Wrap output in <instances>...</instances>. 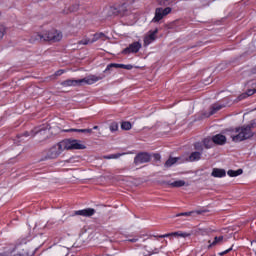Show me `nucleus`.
<instances>
[{"label":"nucleus","instance_id":"nucleus-38","mask_svg":"<svg viewBox=\"0 0 256 256\" xmlns=\"http://www.w3.org/2000/svg\"><path fill=\"white\" fill-rule=\"evenodd\" d=\"M63 73H64L63 70H58V71L56 72V75L60 76V75H63Z\"/></svg>","mask_w":256,"mask_h":256},{"label":"nucleus","instance_id":"nucleus-5","mask_svg":"<svg viewBox=\"0 0 256 256\" xmlns=\"http://www.w3.org/2000/svg\"><path fill=\"white\" fill-rule=\"evenodd\" d=\"M171 11H172L171 7L156 8L154 17L152 19V23H159V21L165 19V17H167V15H169V13H171Z\"/></svg>","mask_w":256,"mask_h":256},{"label":"nucleus","instance_id":"nucleus-13","mask_svg":"<svg viewBox=\"0 0 256 256\" xmlns=\"http://www.w3.org/2000/svg\"><path fill=\"white\" fill-rule=\"evenodd\" d=\"M211 175H212V177L221 178V177H225V176L227 175V173H226L225 170H223V169L214 168V169L212 170Z\"/></svg>","mask_w":256,"mask_h":256},{"label":"nucleus","instance_id":"nucleus-24","mask_svg":"<svg viewBox=\"0 0 256 256\" xmlns=\"http://www.w3.org/2000/svg\"><path fill=\"white\" fill-rule=\"evenodd\" d=\"M177 161H179V158H169L165 163V167H173Z\"/></svg>","mask_w":256,"mask_h":256},{"label":"nucleus","instance_id":"nucleus-37","mask_svg":"<svg viewBox=\"0 0 256 256\" xmlns=\"http://www.w3.org/2000/svg\"><path fill=\"white\" fill-rule=\"evenodd\" d=\"M227 253H229V250H225L223 252H220L219 255L220 256H223V255H227Z\"/></svg>","mask_w":256,"mask_h":256},{"label":"nucleus","instance_id":"nucleus-14","mask_svg":"<svg viewBox=\"0 0 256 256\" xmlns=\"http://www.w3.org/2000/svg\"><path fill=\"white\" fill-rule=\"evenodd\" d=\"M201 155H203V153L195 151L192 152L188 158V161H190L191 163L195 162V161H199L201 159Z\"/></svg>","mask_w":256,"mask_h":256},{"label":"nucleus","instance_id":"nucleus-19","mask_svg":"<svg viewBox=\"0 0 256 256\" xmlns=\"http://www.w3.org/2000/svg\"><path fill=\"white\" fill-rule=\"evenodd\" d=\"M215 142L213 141V138H205L204 140H203V145H204V147L206 148V149H211V147H213V144H214Z\"/></svg>","mask_w":256,"mask_h":256},{"label":"nucleus","instance_id":"nucleus-36","mask_svg":"<svg viewBox=\"0 0 256 256\" xmlns=\"http://www.w3.org/2000/svg\"><path fill=\"white\" fill-rule=\"evenodd\" d=\"M45 133H47V130H40L37 135H45Z\"/></svg>","mask_w":256,"mask_h":256},{"label":"nucleus","instance_id":"nucleus-8","mask_svg":"<svg viewBox=\"0 0 256 256\" xmlns=\"http://www.w3.org/2000/svg\"><path fill=\"white\" fill-rule=\"evenodd\" d=\"M157 33H159V29L150 30L145 36H144V47H147L148 45H151L155 39H157Z\"/></svg>","mask_w":256,"mask_h":256},{"label":"nucleus","instance_id":"nucleus-29","mask_svg":"<svg viewBox=\"0 0 256 256\" xmlns=\"http://www.w3.org/2000/svg\"><path fill=\"white\" fill-rule=\"evenodd\" d=\"M191 215H193V212H184L177 214L176 217H191Z\"/></svg>","mask_w":256,"mask_h":256},{"label":"nucleus","instance_id":"nucleus-11","mask_svg":"<svg viewBox=\"0 0 256 256\" xmlns=\"http://www.w3.org/2000/svg\"><path fill=\"white\" fill-rule=\"evenodd\" d=\"M74 215H80L82 217H93V215H95V209L86 208V209L78 210L74 212Z\"/></svg>","mask_w":256,"mask_h":256},{"label":"nucleus","instance_id":"nucleus-35","mask_svg":"<svg viewBox=\"0 0 256 256\" xmlns=\"http://www.w3.org/2000/svg\"><path fill=\"white\" fill-rule=\"evenodd\" d=\"M130 243H137L139 241V238H133L128 240Z\"/></svg>","mask_w":256,"mask_h":256},{"label":"nucleus","instance_id":"nucleus-3","mask_svg":"<svg viewBox=\"0 0 256 256\" xmlns=\"http://www.w3.org/2000/svg\"><path fill=\"white\" fill-rule=\"evenodd\" d=\"M253 137V131L249 125L236 128L231 133L232 141L239 143L241 141H246V139H251Z\"/></svg>","mask_w":256,"mask_h":256},{"label":"nucleus","instance_id":"nucleus-41","mask_svg":"<svg viewBox=\"0 0 256 256\" xmlns=\"http://www.w3.org/2000/svg\"><path fill=\"white\" fill-rule=\"evenodd\" d=\"M25 137H29V132L24 133Z\"/></svg>","mask_w":256,"mask_h":256},{"label":"nucleus","instance_id":"nucleus-31","mask_svg":"<svg viewBox=\"0 0 256 256\" xmlns=\"http://www.w3.org/2000/svg\"><path fill=\"white\" fill-rule=\"evenodd\" d=\"M122 69H127L128 71H131V69H133V65H131V64H128V65L122 64Z\"/></svg>","mask_w":256,"mask_h":256},{"label":"nucleus","instance_id":"nucleus-16","mask_svg":"<svg viewBox=\"0 0 256 256\" xmlns=\"http://www.w3.org/2000/svg\"><path fill=\"white\" fill-rule=\"evenodd\" d=\"M172 237H182V239H185L187 237H191V232H184V231L172 232Z\"/></svg>","mask_w":256,"mask_h":256},{"label":"nucleus","instance_id":"nucleus-42","mask_svg":"<svg viewBox=\"0 0 256 256\" xmlns=\"http://www.w3.org/2000/svg\"><path fill=\"white\" fill-rule=\"evenodd\" d=\"M93 129L97 130V129H99V126H94Z\"/></svg>","mask_w":256,"mask_h":256},{"label":"nucleus","instance_id":"nucleus-22","mask_svg":"<svg viewBox=\"0 0 256 256\" xmlns=\"http://www.w3.org/2000/svg\"><path fill=\"white\" fill-rule=\"evenodd\" d=\"M256 89H250L247 91V93H244L239 96V99H247V97H251V95H255Z\"/></svg>","mask_w":256,"mask_h":256},{"label":"nucleus","instance_id":"nucleus-25","mask_svg":"<svg viewBox=\"0 0 256 256\" xmlns=\"http://www.w3.org/2000/svg\"><path fill=\"white\" fill-rule=\"evenodd\" d=\"M5 35H7V27L0 25V41H3Z\"/></svg>","mask_w":256,"mask_h":256},{"label":"nucleus","instance_id":"nucleus-39","mask_svg":"<svg viewBox=\"0 0 256 256\" xmlns=\"http://www.w3.org/2000/svg\"><path fill=\"white\" fill-rule=\"evenodd\" d=\"M68 133H70L71 131H74L75 133H77V131H80V129H69V130H66Z\"/></svg>","mask_w":256,"mask_h":256},{"label":"nucleus","instance_id":"nucleus-30","mask_svg":"<svg viewBox=\"0 0 256 256\" xmlns=\"http://www.w3.org/2000/svg\"><path fill=\"white\" fill-rule=\"evenodd\" d=\"M77 133H93V129H80V130H77Z\"/></svg>","mask_w":256,"mask_h":256},{"label":"nucleus","instance_id":"nucleus-43","mask_svg":"<svg viewBox=\"0 0 256 256\" xmlns=\"http://www.w3.org/2000/svg\"><path fill=\"white\" fill-rule=\"evenodd\" d=\"M153 253H159V249H156Z\"/></svg>","mask_w":256,"mask_h":256},{"label":"nucleus","instance_id":"nucleus-2","mask_svg":"<svg viewBox=\"0 0 256 256\" xmlns=\"http://www.w3.org/2000/svg\"><path fill=\"white\" fill-rule=\"evenodd\" d=\"M34 37L36 41H53L54 43H57L63 39V33L59 30L51 29L36 33Z\"/></svg>","mask_w":256,"mask_h":256},{"label":"nucleus","instance_id":"nucleus-20","mask_svg":"<svg viewBox=\"0 0 256 256\" xmlns=\"http://www.w3.org/2000/svg\"><path fill=\"white\" fill-rule=\"evenodd\" d=\"M113 67H115L116 69H123V64H115V63L109 64L104 70V73H107V71H111Z\"/></svg>","mask_w":256,"mask_h":256},{"label":"nucleus","instance_id":"nucleus-4","mask_svg":"<svg viewBox=\"0 0 256 256\" xmlns=\"http://www.w3.org/2000/svg\"><path fill=\"white\" fill-rule=\"evenodd\" d=\"M63 151H69L71 149H85V145L79 143V140L66 139L60 142Z\"/></svg>","mask_w":256,"mask_h":256},{"label":"nucleus","instance_id":"nucleus-17","mask_svg":"<svg viewBox=\"0 0 256 256\" xmlns=\"http://www.w3.org/2000/svg\"><path fill=\"white\" fill-rule=\"evenodd\" d=\"M168 185H170V187H185V185H187V182H185L184 180H175L173 182H168Z\"/></svg>","mask_w":256,"mask_h":256},{"label":"nucleus","instance_id":"nucleus-28","mask_svg":"<svg viewBox=\"0 0 256 256\" xmlns=\"http://www.w3.org/2000/svg\"><path fill=\"white\" fill-rule=\"evenodd\" d=\"M194 149L198 151V153H203V144L201 142L195 143Z\"/></svg>","mask_w":256,"mask_h":256},{"label":"nucleus","instance_id":"nucleus-12","mask_svg":"<svg viewBox=\"0 0 256 256\" xmlns=\"http://www.w3.org/2000/svg\"><path fill=\"white\" fill-rule=\"evenodd\" d=\"M212 141L215 143V145H225L227 143V137L222 134H216L212 137Z\"/></svg>","mask_w":256,"mask_h":256},{"label":"nucleus","instance_id":"nucleus-6","mask_svg":"<svg viewBox=\"0 0 256 256\" xmlns=\"http://www.w3.org/2000/svg\"><path fill=\"white\" fill-rule=\"evenodd\" d=\"M63 151V146L61 142H59L48 150L46 154V159H57V157H59V155H61Z\"/></svg>","mask_w":256,"mask_h":256},{"label":"nucleus","instance_id":"nucleus-7","mask_svg":"<svg viewBox=\"0 0 256 256\" xmlns=\"http://www.w3.org/2000/svg\"><path fill=\"white\" fill-rule=\"evenodd\" d=\"M103 37H105L104 33H96L90 37H85L84 39L79 41V45H93V43L99 41V39H103Z\"/></svg>","mask_w":256,"mask_h":256},{"label":"nucleus","instance_id":"nucleus-21","mask_svg":"<svg viewBox=\"0 0 256 256\" xmlns=\"http://www.w3.org/2000/svg\"><path fill=\"white\" fill-rule=\"evenodd\" d=\"M227 174L229 175V177H239V175H242L243 174V170L241 169H238L236 171L234 170H229L227 172Z\"/></svg>","mask_w":256,"mask_h":256},{"label":"nucleus","instance_id":"nucleus-9","mask_svg":"<svg viewBox=\"0 0 256 256\" xmlns=\"http://www.w3.org/2000/svg\"><path fill=\"white\" fill-rule=\"evenodd\" d=\"M141 42H134L129 45V47L125 48L122 53L123 55H129V53H139L141 50Z\"/></svg>","mask_w":256,"mask_h":256},{"label":"nucleus","instance_id":"nucleus-26","mask_svg":"<svg viewBox=\"0 0 256 256\" xmlns=\"http://www.w3.org/2000/svg\"><path fill=\"white\" fill-rule=\"evenodd\" d=\"M133 126L131 125V122H122L121 124V129H123L124 131H130V129Z\"/></svg>","mask_w":256,"mask_h":256},{"label":"nucleus","instance_id":"nucleus-10","mask_svg":"<svg viewBox=\"0 0 256 256\" xmlns=\"http://www.w3.org/2000/svg\"><path fill=\"white\" fill-rule=\"evenodd\" d=\"M149 161H151V155H149L148 153H140L134 158L135 165L149 163Z\"/></svg>","mask_w":256,"mask_h":256},{"label":"nucleus","instance_id":"nucleus-32","mask_svg":"<svg viewBox=\"0 0 256 256\" xmlns=\"http://www.w3.org/2000/svg\"><path fill=\"white\" fill-rule=\"evenodd\" d=\"M159 5H167L170 0H156Z\"/></svg>","mask_w":256,"mask_h":256},{"label":"nucleus","instance_id":"nucleus-27","mask_svg":"<svg viewBox=\"0 0 256 256\" xmlns=\"http://www.w3.org/2000/svg\"><path fill=\"white\" fill-rule=\"evenodd\" d=\"M109 129L112 133H115L119 129V124L117 122H112L109 126Z\"/></svg>","mask_w":256,"mask_h":256},{"label":"nucleus","instance_id":"nucleus-1","mask_svg":"<svg viewBox=\"0 0 256 256\" xmlns=\"http://www.w3.org/2000/svg\"><path fill=\"white\" fill-rule=\"evenodd\" d=\"M105 79V74L89 75L83 79H68L61 82L62 87H81L82 85H93L97 81Z\"/></svg>","mask_w":256,"mask_h":256},{"label":"nucleus","instance_id":"nucleus-40","mask_svg":"<svg viewBox=\"0 0 256 256\" xmlns=\"http://www.w3.org/2000/svg\"><path fill=\"white\" fill-rule=\"evenodd\" d=\"M226 251H229V253H230V251H233V246L230 247L229 249H227Z\"/></svg>","mask_w":256,"mask_h":256},{"label":"nucleus","instance_id":"nucleus-33","mask_svg":"<svg viewBox=\"0 0 256 256\" xmlns=\"http://www.w3.org/2000/svg\"><path fill=\"white\" fill-rule=\"evenodd\" d=\"M160 239H165V237H173V233H168V234H164V235H160L158 236Z\"/></svg>","mask_w":256,"mask_h":256},{"label":"nucleus","instance_id":"nucleus-34","mask_svg":"<svg viewBox=\"0 0 256 256\" xmlns=\"http://www.w3.org/2000/svg\"><path fill=\"white\" fill-rule=\"evenodd\" d=\"M251 247H252V251H254V253L256 255V240L251 242Z\"/></svg>","mask_w":256,"mask_h":256},{"label":"nucleus","instance_id":"nucleus-18","mask_svg":"<svg viewBox=\"0 0 256 256\" xmlns=\"http://www.w3.org/2000/svg\"><path fill=\"white\" fill-rule=\"evenodd\" d=\"M223 107L224 106L221 105V104H214V105H212L211 111H210L208 117H210V115H215V113H217V111H221V109H223Z\"/></svg>","mask_w":256,"mask_h":256},{"label":"nucleus","instance_id":"nucleus-15","mask_svg":"<svg viewBox=\"0 0 256 256\" xmlns=\"http://www.w3.org/2000/svg\"><path fill=\"white\" fill-rule=\"evenodd\" d=\"M208 243V249H211V247H215V245H221V243H223V236L215 237L213 242L209 240Z\"/></svg>","mask_w":256,"mask_h":256},{"label":"nucleus","instance_id":"nucleus-23","mask_svg":"<svg viewBox=\"0 0 256 256\" xmlns=\"http://www.w3.org/2000/svg\"><path fill=\"white\" fill-rule=\"evenodd\" d=\"M123 155H125V153L110 154L103 156V159H119V157H123Z\"/></svg>","mask_w":256,"mask_h":256}]
</instances>
